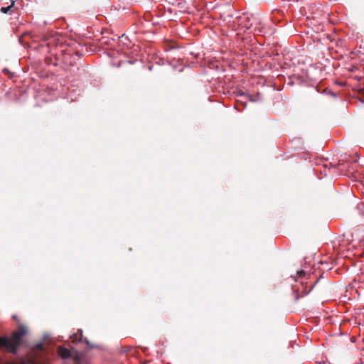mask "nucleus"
<instances>
[{
  "label": "nucleus",
  "instance_id": "obj_1",
  "mask_svg": "<svg viewBox=\"0 0 364 364\" xmlns=\"http://www.w3.org/2000/svg\"><path fill=\"white\" fill-rule=\"evenodd\" d=\"M27 333V328L24 326H20L18 329L14 331L11 338L0 336V348L7 351L16 353L17 348L21 343V338Z\"/></svg>",
  "mask_w": 364,
  "mask_h": 364
},
{
  "label": "nucleus",
  "instance_id": "obj_2",
  "mask_svg": "<svg viewBox=\"0 0 364 364\" xmlns=\"http://www.w3.org/2000/svg\"><path fill=\"white\" fill-rule=\"evenodd\" d=\"M59 355L63 358H73L74 361L76 363V364H79L80 356L79 353L76 350H70L64 347H59L58 350Z\"/></svg>",
  "mask_w": 364,
  "mask_h": 364
},
{
  "label": "nucleus",
  "instance_id": "obj_3",
  "mask_svg": "<svg viewBox=\"0 0 364 364\" xmlns=\"http://www.w3.org/2000/svg\"><path fill=\"white\" fill-rule=\"evenodd\" d=\"M318 282V280H316L314 284L311 285L309 287V289L307 290V285L306 284L304 285V282L303 281L301 282V284L302 286V289L301 290V294L299 293L300 289L299 288L295 289V287H293L294 293V300L296 301H298L301 297H303L306 295H307L313 289L314 285Z\"/></svg>",
  "mask_w": 364,
  "mask_h": 364
},
{
  "label": "nucleus",
  "instance_id": "obj_4",
  "mask_svg": "<svg viewBox=\"0 0 364 364\" xmlns=\"http://www.w3.org/2000/svg\"><path fill=\"white\" fill-rule=\"evenodd\" d=\"M70 339L73 343L82 342L83 341L82 330H78L77 333L70 336Z\"/></svg>",
  "mask_w": 364,
  "mask_h": 364
},
{
  "label": "nucleus",
  "instance_id": "obj_5",
  "mask_svg": "<svg viewBox=\"0 0 364 364\" xmlns=\"http://www.w3.org/2000/svg\"><path fill=\"white\" fill-rule=\"evenodd\" d=\"M306 276V272L304 271V270H300V271H298L297 273H296V276L295 277H293L295 279L296 282L298 281V278H301L302 279L303 277H304Z\"/></svg>",
  "mask_w": 364,
  "mask_h": 364
},
{
  "label": "nucleus",
  "instance_id": "obj_6",
  "mask_svg": "<svg viewBox=\"0 0 364 364\" xmlns=\"http://www.w3.org/2000/svg\"><path fill=\"white\" fill-rule=\"evenodd\" d=\"M14 7V2L9 6H6V7H1V11L4 14H7L9 13V11H11V9Z\"/></svg>",
  "mask_w": 364,
  "mask_h": 364
},
{
  "label": "nucleus",
  "instance_id": "obj_7",
  "mask_svg": "<svg viewBox=\"0 0 364 364\" xmlns=\"http://www.w3.org/2000/svg\"><path fill=\"white\" fill-rule=\"evenodd\" d=\"M36 349L37 350H44V345L43 343H38L36 345Z\"/></svg>",
  "mask_w": 364,
  "mask_h": 364
},
{
  "label": "nucleus",
  "instance_id": "obj_8",
  "mask_svg": "<svg viewBox=\"0 0 364 364\" xmlns=\"http://www.w3.org/2000/svg\"><path fill=\"white\" fill-rule=\"evenodd\" d=\"M85 342L87 345H89V344H90V343H89V341H88L87 339H85Z\"/></svg>",
  "mask_w": 364,
  "mask_h": 364
}]
</instances>
